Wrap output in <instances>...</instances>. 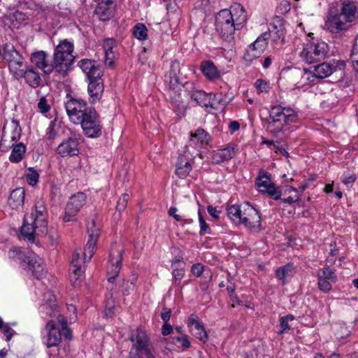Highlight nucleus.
<instances>
[{
	"label": "nucleus",
	"instance_id": "nucleus-35",
	"mask_svg": "<svg viewBox=\"0 0 358 358\" xmlns=\"http://www.w3.org/2000/svg\"><path fill=\"white\" fill-rule=\"evenodd\" d=\"M210 108L213 109L224 108L231 100L227 94H223L222 92H218L216 94L210 93Z\"/></svg>",
	"mask_w": 358,
	"mask_h": 358
},
{
	"label": "nucleus",
	"instance_id": "nucleus-36",
	"mask_svg": "<svg viewBox=\"0 0 358 358\" xmlns=\"http://www.w3.org/2000/svg\"><path fill=\"white\" fill-rule=\"evenodd\" d=\"M10 148H12V150L9 156L10 162L12 163H18L21 162L27 150L24 144L22 143H15Z\"/></svg>",
	"mask_w": 358,
	"mask_h": 358
},
{
	"label": "nucleus",
	"instance_id": "nucleus-41",
	"mask_svg": "<svg viewBox=\"0 0 358 358\" xmlns=\"http://www.w3.org/2000/svg\"><path fill=\"white\" fill-rule=\"evenodd\" d=\"M243 209V203L228 206L226 208L229 218L233 222L238 221V222L241 219Z\"/></svg>",
	"mask_w": 358,
	"mask_h": 358
},
{
	"label": "nucleus",
	"instance_id": "nucleus-50",
	"mask_svg": "<svg viewBox=\"0 0 358 358\" xmlns=\"http://www.w3.org/2000/svg\"><path fill=\"white\" fill-rule=\"evenodd\" d=\"M137 276L134 275L131 280H124L122 284V293L124 295H129L136 286Z\"/></svg>",
	"mask_w": 358,
	"mask_h": 358
},
{
	"label": "nucleus",
	"instance_id": "nucleus-62",
	"mask_svg": "<svg viewBox=\"0 0 358 358\" xmlns=\"http://www.w3.org/2000/svg\"><path fill=\"white\" fill-rule=\"evenodd\" d=\"M1 329L3 330V334L6 336V341H10L13 336L15 334V331L10 327L8 324H4Z\"/></svg>",
	"mask_w": 358,
	"mask_h": 358
},
{
	"label": "nucleus",
	"instance_id": "nucleus-4",
	"mask_svg": "<svg viewBox=\"0 0 358 358\" xmlns=\"http://www.w3.org/2000/svg\"><path fill=\"white\" fill-rule=\"evenodd\" d=\"M180 72V64L178 60H173L170 66L169 74L166 76V82L168 83L170 96L174 104L175 111L178 113L183 115L185 110L184 104H180L181 97L179 91L182 87L185 90H188L193 87V83L190 82H183L179 77Z\"/></svg>",
	"mask_w": 358,
	"mask_h": 358
},
{
	"label": "nucleus",
	"instance_id": "nucleus-29",
	"mask_svg": "<svg viewBox=\"0 0 358 358\" xmlns=\"http://www.w3.org/2000/svg\"><path fill=\"white\" fill-rule=\"evenodd\" d=\"M17 78H24L26 83L31 87L36 88L41 85V78L38 72L33 67H27L26 69H22L18 73L16 72Z\"/></svg>",
	"mask_w": 358,
	"mask_h": 358
},
{
	"label": "nucleus",
	"instance_id": "nucleus-64",
	"mask_svg": "<svg viewBox=\"0 0 358 358\" xmlns=\"http://www.w3.org/2000/svg\"><path fill=\"white\" fill-rule=\"evenodd\" d=\"M160 315H161V318L164 322H165V323L169 322V321L171 318V310L170 308L164 306L162 308Z\"/></svg>",
	"mask_w": 358,
	"mask_h": 358
},
{
	"label": "nucleus",
	"instance_id": "nucleus-1",
	"mask_svg": "<svg viewBox=\"0 0 358 358\" xmlns=\"http://www.w3.org/2000/svg\"><path fill=\"white\" fill-rule=\"evenodd\" d=\"M247 20L246 11L240 3H235L230 10H220L215 17V29L221 38L231 42L235 30H240Z\"/></svg>",
	"mask_w": 358,
	"mask_h": 358
},
{
	"label": "nucleus",
	"instance_id": "nucleus-38",
	"mask_svg": "<svg viewBox=\"0 0 358 358\" xmlns=\"http://www.w3.org/2000/svg\"><path fill=\"white\" fill-rule=\"evenodd\" d=\"M262 53V48L258 50L255 45H249L243 55V59L247 66H250L252 61L259 58Z\"/></svg>",
	"mask_w": 358,
	"mask_h": 358
},
{
	"label": "nucleus",
	"instance_id": "nucleus-3",
	"mask_svg": "<svg viewBox=\"0 0 358 358\" xmlns=\"http://www.w3.org/2000/svg\"><path fill=\"white\" fill-rule=\"evenodd\" d=\"M269 115L266 119L267 130L273 134L282 131L284 128L297 122L298 115L291 107H285L280 104L271 106Z\"/></svg>",
	"mask_w": 358,
	"mask_h": 358
},
{
	"label": "nucleus",
	"instance_id": "nucleus-58",
	"mask_svg": "<svg viewBox=\"0 0 358 358\" xmlns=\"http://www.w3.org/2000/svg\"><path fill=\"white\" fill-rule=\"evenodd\" d=\"M38 108L42 113H46L50 110V106L48 103V101L45 96H42L39 99L38 103Z\"/></svg>",
	"mask_w": 358,
	"mask_h": 358
},
{
	"label": "nucleus",
	"instance_id": "nucleus-16",
	"mask_svg": "<svg viewBox=\"0 0 358 358\" xmlns=\"http://www.w3.org/2000/svg\"><path fill=\"white\" fill-rule=\"evenodd\" d=\"M1 58L8 62L9 70L14 76H16V72L18 73L22 69L21 68L23 66L24 57L15 49L13 45L10 43L3 45Z\"/></svg>",
	"mask_w": 358,
	"mask_h": 358
},
{
	"label": "nucleus",
	"instance_id": "nucleus-61",
	"mask_svg": "<svg viewBox=\"0 0 358 358\" xmlns=\"http://www.w3.org/2000/svg\"><path fill=\"white\" fill-rule=\"evenodd\" d=\"M228 282H229V285L227 287V290L229 293V296L230 298V300H236V297L238 296L237 294L235 292L236 290V285L234 282H231L230 279L228 278Z\"/></svg>",
	"mask_w": 358,
	"mask_h": 358
},
{
	"label": "nucleus",
	"instance_id": "nucleus-14",
	"mask_svg": "<svg viewBox=\"0 0 358 358\" xmlns=\"http://www.w3.org/2000/svg\"><path fill=\"white\" fill-rule=\"evenodd\" d=\"M243 213L239 224H243L250 231L262 230L260 213L249 202L243 203Z\"/></svg>",
	"mask_w": 358,
	"mask_h": 358
},
{
	"label": "nucleus",
	"instance_id": "nucleus-42",
	"mask_svg": "<svg viewBox=\"0 0 358 358\" xmlns=\"http://www.w3.org/2000/svg\"><path fill=\"white\" fill-rule=\"evenodd\" d=\"M193 138H196L202 145L208 144L211 141L210 135L202 128L197 129L194 133L191 134V140Z\"/></svg>",
	"mask_w": 358,
	"mask_h": 358
},
{
	"label": "nucleus",
	"instance_id": "nucleus-7",
	"mask_svg": "<svg viewBox=\"0 0 358 358\" xmlns=\"http://www.w3.org/2000/svg\"><path fill=\"white\" fill-rule=\"evenodd\" d=\"M130 341L132 345L127 358H157L156 350L141 327H138L131 334Z\"/></svg>",
	"mask_w": 358,
	"mask_h": 358
},
{
	"label": "nucleus",
	"instance_id": "nucleus-25",
	"mask_svg": "<svg viewBox=\"0 0 358 358\" xmlns=\"http://www.w3.org/2000/svg\"><path fill=\"white\" fill-rule=\"evenodd\" d=\"M41 313L50 317H57L59 322V317H63L60 313L57 304L56 303L55 296L50 292L48 293V299L40 306Z\"/></svg>",
	"mask_w": 358,
	"mask_h": 358
},
{
	"label": "nucleus",
	"instance_id": "nucleus-6",
	"mask_svg": "<svg viewBox=\"0 0 358 358\" xmlns=\"http://www.w3.org/2000/svg\"><path fill=\"white\" fill-rule=\"evenodd\" d=\"M8 257L18 262L24 269L31 271L37 279H41L46 273L43 261L34 252L15 248L9 250Z\"/></svg>",
	"mask_w": 358,
	"mask_h": 358
},
{
	"label": "nucleus",
	"instance_id": "nucleus-60",
	"mask_svg": "<svg viewBox=\"0 0 358 358\" xmlns=\"http://www.w3.org/2000/svg\"><path fill=\"white\" fill-rule=\"evenodd\" d=\"M205 266L200 263L194 264L192 266L191 271L196 277H200L204 272Z\"/></svg>",
	"mask_w": 358,
	"mask_h": 358
},
{
	"label": "nucleus",
	"instance_id": "nucleus-34",
	"mask_svg": "<svg viewBox=\"0 0 358 358\" xmlns=\"http://www.w3.org/2000/svg\"><path fill=\"white\" fill-rule=\"evenodd\" d=\"M336 69V66L327 62H322L315 66L313 76L319 79H323L331 76Z\"/></svg>",
	"mask_w": 358,
	"mask_h": 358
},
{
	"label": "nucleus",
	"instance_id": "nucleus-24",
	"mask_svg": "<svg viewBox=\"0 0 358 358\" xmlns=\"http://www.w3.org/2000/svg\"><path fill=\"white\" fill-rule=\"evenodd\" d=\"M91 225V227H87L89 238L83 251V257L85 261H90L94 254V248L99 235V229H92V227H94V221L92 222Z\"/></svg>",
	"mask_w": 358,
	"mask_h": 358
},
{
	"label": "nucleus",
	"instance_id": "nucleus-48",
	"mask_svg": "<svg viewBox=\"0 0 358 358\" xmlns=\"http://www.w3.org/2000/svg\"><path fill=\"white\" fill-rule=\"evenodd\" d=\"M269 34L267 32L263 33L260 36H259L251 45H255V48H257L258 50L262 48V52L265 50L267 45V40L269 37Z\"/></svg>",
	"mask_w": 358,
	"mask_h": 358
},
{
	"label": "nucleus",
	"instance_id": "nucleus-8",
	"mask_svg": "<svg viewBox=\"0 0 358 358\" xmlns=\"http://www.w3.org/2000/svg\"><path fill=\"white\" fill-rule=\"evenodd\" d=\"M73 50V43L67 39L60 41L55 48L53 54L55 71L63 77L68 74L73 63L74 57L72 55Z\"/></svg>",
	"mask_w": 358,
	"mask_h": 358
},
{
	"label": "nucleus",
	"instance_id": "nucleus-9",
	"mask_svg": "<svg viewBox=\"0 0 358 358\" xmlns=\"http://www.w3.org/2000/svg\"><path fill=\"white\" fill-rule=\"evenodd\" d=\"M255 186L260 193L267 194L273 200L280 199V196L283 194H285L292 192L296 193L298 192L295 187H287L283 192L280 187L276 186L272 182L271 174L263 169L259 170L258 176L255 180Z\"/></svg>",
	"mask_w": 358,
	"mask_h": 358
},
{
	"label": "nucleus",
	"instance_id": "nucleus-10",
	"mask_svg": "<svg viewBox=\"0 0 358 358\" xmlns=\"http://www.w3.org/2000/svg\"><path fill=\"white\" fill-rule=\"evenodd\" d=\"M327 44L323 41H319L314 38L307 39L303 45L299 57L303 62L308 64L320 62L327 55Z\"/></svg>",
	"mask_w": 358,
	"mask_h": 358
},
{
	"label": "nucleus",
	"instance_id": "nucleus-59",
	"mask_svg": "<svg viewBox=\"0 0 358 358\" xmlns=\"http://www.w3.org/2000/svg\"><path fill=\"white\" fill-rule=\"evenodd\" d=\"M352 67L358 73V47L354 48L350 55Z\"/></svg>",
	"mask_w": 358,
	"mask_h": 358
},
{
	"label": "nucleus",
	"instance_id": "nucleus-23",
	"mask_svg": "<svg viewBox=\"0 0 358 358\" xmlns=\"http://www.w3.org/2000/svg\"><path fill=\"white\" fill-rule=\"evenodd\" d=\"M104 90L103 82L101 77L88 80L87 92L91 103L99 101Z\"/></svg>",
	"mask_w": 358,
	"mask_h": 358
},
{
	"label": "nucleus",
	"instance_id": "nucleus-33",
	"mask_svg": "<svg viewBox=\"0 0 358 358\" xmlns=\"http://www.w3.org/2000/svg\"><path fill=\"white\" fill-rule=\"evenodd\" d=\"M38 224L28 221V218L24 217L23 224L20 229V233L22 236L29 241H34L35 234H41L39 227H36Z\"/></svg>",
	"mask_w": 358,
	"mask_h": 358
},
{
	"label": "nucleus",
	"instance_id": "nucleus-44",
	"mask_svg": "<svg viewBox=\"0 0 358 358\" xmlns=\"http://www.w3.org/2000/svg\"><path fill=\"white\" fill-rule=\"evenodd\" d=\"M133 34L138 40H145L148 36V29L144 24L137 23L133 28Z\"/></svg>",
	"mask_w": 358,
	"mask_h": 358
},
{
	"label": "nucleus",
	"instance_id": "nucleus-57",
	"mask_svg": "<svg viewBox=\"0 0 358 358\" xmlns=\"http://www.w3.org/2000/svg\"><path fill=\"white\" fill-rule=\"evenodd\" d=\"M357 177L355 174H350L345 172L341 176V181L345 185H352L356 181Z\"/></svg>",
	"mask_w": 358,
	"mask_h": 358
},
{
	"label": "nucleus",
	"instance_id": "nucleus-49",
	"mask_svg": "<svg viewBox=\"0 0 358 358\" xmlns=\"http://www.w3.org/2000/svg\"><path fill=\"white\" fill-rule=\"evenodd\" d=\"M39 174L32 167L28 169V173L26 175V180L31 186L36 185L38 182Z\"/></svg>",
	"mask_w": 358,
	"mask_h": 358
},
{
	"label": "nucleus",
	"instance_id": "nucleus-11",
	"mask_svg": "<svg viewBox=\"0 0 358 358\" xmlns=\"http://www.w3.org/2000/svg\"><path fill=\"white\" fill-rule=\"evenodd\" d=\"M66 100L64 101V107L69 118V120L76 124L84 117L90 110L94 109L92 106H89L87 101L81 98L71 96L67 94Z\"/></svg>",
	"mask_w": 358,
	"mask_h": 358
},
{
	"label": "nucleus",
	"instance_id": "nucleus-54",
	"mask_svg": "<svg viewBox=\"0 0 358 358\" xmlns=\"http://www.w3.org/2000/svg\"><path fill=\"white\" fill-rule=\"evenodd\" d=\"M333 281L325 280L324 278H317V285L320 291L324 293H329L332 289Z\"/></svg>",
	"mask_w": 358,
	"mask_h": 358
},
{
	"label": "nucleus",
	"instance_id": "nucleus-56",
	"mask_svg": "<svg viewBox=\"0 0 358 358\" xmlns=\"http://www.w3.org/2000/svg\"><path fill=\"white\" fill-rule=\"evenodd\" d=\"M173 278L174 279L175 282H180L181 280L183 278L185 275L184 266L182 264L181 266L175 268L172 271Z\"/></svg>",
	"mask_w": 358,
	"mask_h": 358
},
{
	"label": "nucleus",
	"instance_id": "nucleus-45",
	"mask_svg": "<svg viewBox=\"0 0 358 358\" xmlns=\"http://www.w3.org/2000/svg\"><path fill=\"white\" fill-rule=\"evenodd\" d=\"M8 18L13 24V26L16 27L18 24L27 19V16L22 12L16 10L15 12L10 13Z\"/></svg>",
	"mask_w": 358,
	"mask_h": 358
},
{
	"label": "nucleus",
	"instance_id": "nucleus-22",
	"mask_svg": "<svg viewBox=\"0 0 358 358\" xmlns=\"http://www.w3.org/2000/svg\"><path fill=\"white\" fill-rule=\"evenodd\" d=\"M237 151V145L234 143H229L225 148L213 152L212 161L215 164L229 161L236 156Z\"/></svg>",
	"mask_w": 358,
	"mask_h": 358
},
{
	"label": "nucleus",
	"instance_id": "nucleus-19",
	"mask_svg": "<svg viewBox=\"0 0 358 358\" xmlns=\"http://www.w3.org/2000/svg\"><path fill=\"white\" fill-rule=\"evenodd\" d=\"M115 8V0H97L94 13L100 20L108 21L113 17Z\"/></svg>",
	"mask_w": 358,
	"mask_h": 358
},
{
	"label": "nucleus",
	"instance_id": "nucleus-63",
	"mask_svg": "<svg viewBox=\"0 0 358 358\" xmlns=\"http://www.w3.org/2000/svg\"><path fill=\"white\" fill-rule=\"evenodd\" d=\"M280 200H281V201L282 203L292 204L294 203H299L301 201V196L298 194H296L293 196H289L288 197L283 198V199L280 198Z\"/></svg>",
	"mask_w": 358,
	"mask_h": 358
},
{
	"label": "nucleus",
	"instance_id": "nucleus-26",
	"mask_svg": "<svg viewBox=\"0 0 358 358\" xmlns=\"http://www.w3.org/2000/svg\"><path fill=\"white\" fill-rule=\"evenodd\" d=\"M192 162L193 159L185 152L178 156L176 173L180 178L184 179L189 175L192 169Z\"/></svg>",
	"mask_w": 358,
	"mask_h": 358
},
{
	"label": "nucleus",
	"instance_id": "nucleus-55",
	"mask_svg": "<svg viewBox=\"0 0 358 358\" xmlns=\"http://www.w3.org/2000/svg\"><path fill=\"white\" fill-rule=\"evenodd\" d=\"M129 195L127 193H124L121 197L117 200L116 205V210L119 212L123 211L127 205Z\"/></svg>",
	"mask_w": 358,
	"mask_h": 358
},
{
	"label": "nucleus",
	"instance_id": "nucleus-27",
	"mask_svg": "<svg viewBox=\"0 0 358 358\" xmlns=\"http://www.w3.org/2000/svg\"><path fill=\"white\" fill-rule=\"evenodd\" d=\"M83 273L84 269L82 265V259L80 258L79 253L75 251L73 254L70 268V279L73 287L78 284V280Z\"/></svg>",
	"mask_w": 358,
	"mask_h": 358
},
{
	"label": "nucleus",
	"instance_id": "nucleus-5",
	"mask_svg": "<svg viewBox=\"0 0 358 358\" xmlns=\"http://www.w3.org/2000/svg\"><path fill=\"white\" fill-rule=\"evenodd\" d=\"M41 335L43 343L48 348L59 346L62 338L70 341L73 337L72 331L64 317H59L58 324L53 320H49L41 331Z\"/></svg>",
	"mask_w": 358,
	"mask_h": 358
},
{
	"label": "nucleus",
	"instance_id": "nucleus-53",
	"mask_svg": "<svg viewBox=\"0 0 358 358\" xmlns=\"http://www.w3.org/2000/svg\"><path fill=\"white\" fill-rule=\"evenodd\" d=\"M172 342L174 344L180 343L182 349H187L191 345L190 342L188 339V336L186 334H184L180 336H173L172 338Z\"/></svg>",
	"mask_w": 358,
	"mask_h": 358
},
{
	"label": "nucleus",
	"instance_id": "nucleus-17",
	"mask_svg": "<svg viewBox=\"0 0 358 358\" xmlns=\"http://www.w3.org/2000/svg\"><path fill=\"white\" fill-rule=\"evenodd\" d=\"M122 249L113 248L109 254L107 265L108 281L113 283L118 276L122 265Z\"/></svg>",
	"mask_w": 358,
	"mask_h": 358
},
{
	"label": "nucleus",
	"instance_id": "nucleus-30",
	"mask_svg": "<svg viewBox=\"0 0 358 358\" xmlns=\"http://www.w3.org/2000/svg\"><path fill=\"white\" fill-rule=\"evenodd\" d=\"M47 54L44 51H38L31 55V62L36 66L41 69L45 74H50L55 70L53 64H49L47 62Z\"/></svg>",
	"mask_w": 358,
	"mask_h": 358
},
{
	"label": "nucleus",
	"instance_id": "nucleus-47",
	"mask_svg": "<svg viewBox=\"0 0 358 358\" xmlns=\"http://www.w3.org/2000/svg\"><path fill=\"white\" fill-rule=\"evenodd\" d=\"M254 87L258 94L268 93L271 89L269 83L262 78L257 79L254 83Z\"/></svg>",
	"mask_w": 358,
	"mask_h": 358
},
{
	"label": "nucleus",
	"instance_id": "nucleus-31",
	"mask_svg": "<svg viewBox=\"0 0 358 358\" xmlns=\"http://www.w3.org/2000/svg\"><path fill=\"white\" fill-rule=\"evenodd\" d=\"M117 45V42L113 38H106L103 41V48L105 52L104 63L108 67H113L115 60L117 58V52L114 48Z\"/></svg>",
	"mask_w": 358,
	"mask_h": 358
},
{
	"label": "nucleus",
	"instance_id": "nucleus-52",
	"mask_svg": "<svg viewBox=\"0 0 358 358\" xmlns=\"http://www.w3.org/2000/svg\"><path fill=\"white\" fill-rule=\"evenodd\" d=\"M188 327H194V330L199 331L204 329L202 322L199 320L197 315L192 314L188 318Z\"/></svg>",
	"mask_w": 358,
	"mask_h": 358
},
{
	"label": "nucleus",
	"instance_id": "nucleus-51",
	"mask_svg": "<svg viewBox=\"0 0 358 358\" xmlns=\"http://www.w3.org/2000/svg\"><path fill=\"white\" fill-rule=\"evenodd\" d=\"M198 216H199V226H200V231H199L200 236H203L206 234H210L211 231H210V227H209L208 224L206 223V222L205 221L200 209L198 211Z\"/></svg>",
	"mask_w": 358,
	"mask_h": 358
},
{
	"label": "nucleus",
	"instance_id": "nucleus-2",
	"mask_svg": "<svg viewBox=\"0 0 358 358\" xmlns=\"http://www.w3.org/2000/svg\"><path fill=\"white\" fill-rule=\"evenodd\" d=\"M357 6L353 2L344 1L341 8L329 9L326 20L325 27L332 34H341L348 30L352 22L356 19Z\"/></svg>",
	"mask_w": 358,
	"mask_h": 358
},
{
	"label": "nucleus",
	"instance_id": "nucleus-39",
	"mask_svg": "<svg viewBox=\"0 0 358 358\" xmlns=\"http://www.w3.org/2000/svg\"><path fill=\"white\" fill-rule=\"evenodd\" d=\"M62 131L61 122L54 120L50 121V124L47 129L46 137L50 141L55 140L58 137Z\"/></svg>",
	"mask_w": 358,
	"mask_h": 358
},
{
	"label": "nucleus",
	"instance_id": "nucleus-28",
	"mask_svg": "<svg viewBox=\"0 0 358 358\" xmlns=\"http://www.w3.org/2000/svg\"><path fill=\"white\" fill-rule=\"evenodd\" d=\"M199 69L203 75L209 80L220 79L223 74L211 60H203L201 62Z\"/></svg>",
	"mask_w": 358,
	"mask_h": 358
},
{
	"label": "nucleus",
	"instance_id": "nucleus-32",
	"mask_svg": "<svg viewBox=\"0 0 358 358\" xmlns=\"http://www.w3.org/2000/svg\"><path fill=\"white\" fill-rule=\"evenodd\" d=\"M24 197L25 189L23 187H17L11 191L8 203L11 208L19 209L24 204Z\"/></svg>",
	"mask_w": 358,
	"mask_h": 358
},
{
	"label": "nucleus",
	"instance_id": "nucleus-12",
	"mask_svg": "<svg viewBox=\"0 0 358 358\" xmlns=\"http://www.w3.org/2000/svg\"><path fill=\"white\" fill-rule=\"evenodd\" d=\"M22 128L18 120L13 118L10 122H6L2 129V136L0 141V149L6 151L20 138Z\"/></svg>",
	"mask_w": 358,
	"mask_h": 358
},
{
	"label": "nucleus",
	"instance_id": "nucleus-37",
	"mask_svg": "<svg viewBox=\"0 0 358 358\" xmlns=\"http://www.w3.org/2000/svg\"><path fill=\"white\" fill-rule=\"evenodd\" d=\"M191 99L201 107H210V94L203 90H194L191 94Z\"/></svg>",
	"mask_w": 358,
	"mask_h": 358
},
{
	"label": "nucleus",
	"instance_id": "nucleus-18",
	"mask_svg": "<svg viewBox=\"0 0 358 358\" xmlns=\"http://www.w3.org/2000/svg\"><path fill=\"white\" fill-rule=\"evenodd\" d=\"M35 213H31L29 217L30 220L38 224L41 234H45L48 231V210L44 201L42 199L36 200L34 204Z\"/></svg>",
	"mask_w": 358,
	"mask_h": 358
},
{
	"label": "nucleus",
	"instance_id": "nucleus-13",
	"mask_svg": "<svg viewBox=\"0 0 358 358\" xmlns=\"http://www.w3.org/2000/svg\"><path fill=\"white\" fill-rule=\"evenodd\" d=\"M78 124L81 126L84 134L88 138H96L102 134L100 117L95 108L90 110L89 113L83 117Z\"/></svg>",
	"mask_w": 358,
	"mask_h": 358
},
{
	"label": "nucleus",
	"instance_id": "nucleus-40",
	"mask_svg": "<svg viewBox=\"0 0 358 358\" xmlns=\"http://www.w3.org/2000/svg\"><path fill=\"white\" fill-rule=\"evenodd\" d=\"M293 268L292 264H287L275 269V276L279 280L282 281V285L286 283V279L291 275Z\"/></svg>",
	"mask_w": 358,
	"mask_h": 358
},
{
	"label": "nucleus",
	"instance_id": "nucleus-43",
	"mask_svg": "<svg viewBox=\"0 0 358 358\" xmlns=\"http://www.w3.org/2000/svg\"><path fill=\"white\" fill-rule=\"evenodd\" d=\"M317 278H324L325 280L333 281V282H336L337 281V276L334 270L331 269L329 266H326L318 271Z\"/></svg>",
	"mask_w": 358,
	"mask_h": 358
},
{
	"label": "nucleus",
	"instance_id": "nucleus-21",
	"mask_svg": "<svg viewBox=\"0 0 358 358\" xmlns=\"http://www.w3.org/2000/svg\"><path fill=\"white\" fill-rule=\"evenodd\" d=\"M78 66L85 74L87 80L102 76L100 66L94 59H83L78 62Z\"/></svg>",
	"mask_w": 358,
	"mask_h": 358
},
{
	"label": "nucleus",
	"instance_id": "nucleus-20",
	"mask_svg": "<svg viewBox=\"0 0 358 358\" xmlns=\"http://www.w3.org/2000/svg\"><path fill=\"white\" fill-rule=\"evenodd\" d=\"M79 141L76 137H69L59 144L57 153L62 157L76 156L79 153Z\"/></svg>",
	"mask_w": 358,
	"mask_h": 358
},
{
	"label": "nucleus",
	"instance_id": "nucleus-46",
	"mask_svg": "<svg viewBox=\"0 0 358 358\" xmlns=\"http://www.w3.org/2000/svg\"><path fill=\"white\" fill-rule=\"evenodd\" d=\"M294 320V316L289 314L285 316H282L280 318V330L278 332L279 334H282L285 332L287 331L290 329V326L289 324V321H293Z\"/></svg>",
	"mask_w": 358,
	"mask_h": 358
},
{
	"label": "nucleus",
	"instance_id": "nucleus-15",
	"mask_svg": "<svg viewBox=\"0 0 358 358\" xmlns=\"http://www.w3.org/2000/svg\"><path fill=\"white\" fill-rule=\"evenodd\" d=\"M87 196L85 193L79 192L72 195L65 208L62 220L65 222L76 220V216L81 208L85 205Z\"/></svg>",
	"mask_w": 358,
	"mask_h": 358
}]
</instances>
